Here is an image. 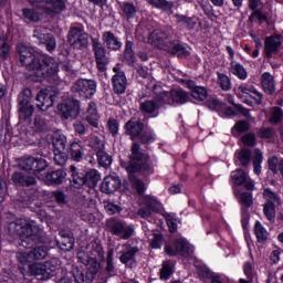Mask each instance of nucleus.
I'll return each instance as SVG.
<instances>
[{
	"label": "nucleus",
	"instance_id": "f257e3e1",
	"mask_svg": "<svg viewBox=\"0 0 283 283\" xmlns=\"http://www.w3.org/2000/svg\"><path fill=\"white\" fill-rule=\"evenodd\" d=\"M17 52L21 65L27 67L29 72H33L39 81L59 83V63L54 57L41 55L25 44H18Z\"/></svg>",
	"mask_w": 283,
	"mask_h": 283
},
{
	"label": "nucleus",
	"instance_id": "f03ea898",
	"mask_svg": "<svg viewBox=\"0 0 283 283\" xmlns=\"http://www.w3.org/2000/svg\"><path fill=\"white\" fill-rule=\"evenodd\" d=\"M174 36V29L171 27H163L159 29H155L149 38L148 43L158 48V50H165L168 54H172V56H179L180 59H185L189 56V51L178 41H169Z\"/></svg>",
	"mask_w": 283,
	"mask_h": 283
},
{
	"label": "nucleus",
	"instance_id": "7ed1b4c3",
	"mask_svg": "<svg viewBox=\"0 0 283 283\" xmlns=\"http://www.w3.org/2000/svg\"><path fill=\"white\" fill-rule=\"evenodd\" d=\"M120 166L127 174H154V166L149 163V155L140 150V144L134 142L130 146L128 161L120 160Z\"/></svg>",
	"mask_w": 283,
	"mask_h": 283
},
{
	"label": "nucleus",
	"instance_id": "20e7f679",
	"mask_svg": "<svg viewBox=\"0 0 283 283\" xmlns=\"http://www.w3.org/2000/svg\"><path fill=\"white\" fill-rule=\"evenodd\" d=\"M9 231L20 237L19 245L23 247V249H30L34 244L43 242L39 228L33 227L24 219H18L9 223Z\"/></svg>",
	"mask_w": 283,
	"mask_h": 283
},
{
	"label": "nucleus",
	"instance_id": "39448f33",
	"mask_svg": "<svg viewBox=\"0 0 283 283\" xmlns=\"http://www.w3.org/2000/svg\"><path fill=\"white\" fill-rule=\"evenodd\" d=\"M160 88L155 87V101L159 105H185L189 101V93L181 88H172L169 92L159 91Z\"/></svg>",
	"mask_w": 283,
	"mask_h": 283
},
{
	"label": "nucleus",
	"instance_id": "423d86ee",
	"mask_svg": "<svg viewBox=\"0 0 283 283\" xmlns=\"http://www.w3.org/2000/svg\"><path fill=\"white\" fill-rule=\"evenodd\" d=\"M107 232L116 235L119 240H129L134 235V226L127 224L125 220L118 218H109L106 221Z\"/></svg>",
	"mask_w": 283,
	"mask_h": 283
},
{
	"label": "nucleus",
	"instance_id": "0eeeda50",
	"mask_svg": "<svg viewBox=\"0 0 283 283\" xmlns=\"http://www.w3.org/2000/svg\"><path fill=\"white\" fill-rule=\"evenodd\" d=\"M32 101V90L24 88L18 96L19 118L20 120H30L34 114V106L30 105Z\"/></svg>",
	"mask_w": 283,
	"mask_h": 283
},
{
	"label": "nucleus",
	"instance_id": "6e6552de",
	"mask_svg": "<svg viewBox=\"0 0 283 283\" xmlns=\"http://www.w3.org/2000/svg\"><path fill=\"white\" fill-rule=\"evenodd\" d=\"M72 92L75 96L87 101L96 94V81L80 78L73 84Z\"/></svg>",
	"mask_w": 283,
	"mask_h": 283
},
{
	"label": "nucleus",
	"instance_id": "1a4fd4ad",
	"mask_svg": "<svg viewBox=\"0 0 283 283\" xmlns=\"http://www.w3.org/2000/svg\"><path fill=\"white\" fill-rule=\"evenodd\" d=\"M19 167L22 171H32L36 176V174L48 169V161L41 157H23L19 163Z\"/></svg>",
	"mask_w": 283,
	"mask_h": 283
},
{
	"label": "nucleus",
	"instance_id": "9d476101",
	"mask_svg": "<svg viewBox=\"0 0 283 283\" xmlns=\"http://www.w3.org/2000/svg\"><path fill=\"white\" fill-rule=\"evenodd\" d=\"M67 36L70 45L75 50L87 48V43H90L87 33H85L81 28H72Z\"/></svg>",
	"mask_w": 283,
	"mask_h": 283
},
{
	"label": "nucleus",
	"instance_id": "9b49d317",
	"mask_svg": "<svg viewBox=\"0 0 283 283\" xmlns=\"http://www.w3.org/2000/svg\"><path fill=\"white\" fill-rule=\"evenodd\" d=\"M142 203L144 205V207H142L137 211V214L140 218H144V219L151 218L153 213H158V211H160V202H158V200H156V198L151 196L143 197Z\"/></svg>",
	"mask_w": 283,
	"mask_h": 283
},
{
	"label": "nucleus",
	"instance_id": "f8f14e48",
	"mask_svg": "<svg viewBox=\"0 0 283 283\" xmlns=\"http://www.w3.org/2000/svg\"><path fill=\"white\" fill-rule=\"evenodd\" d=\"M175 249H171L170 245L165 247V253L167 255H170L171 258L176 255H182V258H189L193 253V250L191 247H189V243L185 239H177L174 242Z\"/></svg>",
	"mask_w": 283,
	"mask_h": 283
},
{
	"label": "nucleus",
	"instance_id": "ddd939ff",
	"mask_svg": "<svg viewBox=\"0 0 283 283\" xmlns=\"http://www.w3.org/2000/svg\"><path fill=\"white\" fill-rule=\"evenodd\" d=\"M35 101L38 109H41V112H48V108L54 105V101H56V94H52V87L41 90L36 94Z\"/></svg>",
	"mask_w": 283,
	"mask_h": 283
},
{
	"label": "nucleus",
	"instance_id": "4468645a",
	"mask_svg": "<svg viewBox=\"0 0 283 283\" xmlns=\"http://www.w3.org/2000/svg\"><path fill=\"white\" fill-rule=\"evenodd\" d=\"M33 38L38 39L39 43H42V45H45L49 52L56 50V40L52 34L48 33V29L36 27L33 31Z\"/></svg>",
	"mask_w": 283,
	"mask_h": 283
},
{
	"label": "nucleus",
	"instance_id": "2eb2a0df",
	"mask_svg": "<svg viewBox=\"0 0 283 283\" xmlns=\"http://www.w3.org/2000/svg\"><path fill=\"white\" fill-rule=\"evenodd\" d=\"M57 109L62 112L64 118H77L81 114V102L77 99H67L65 103L60 104Z\"/></svg>",
	"mask_w": 283,
	"mask_h": 283
},
{
	"label": "nucleus",
	"instance_id": "dca6fc26",
	"mask_svg": "<svg viewBox=\"0 0 283 283\" xmlns=\"http://www.w3.org/2000/svg\"><path fill=\"white\" fill-rule=\"evenodd\" d=\"M231 178L234 185H238L239 187H242L243 185V187L248 189V191H253V188L255 187L253 180H251V178H249L247 172H244V170L242 169H237L232 171Z\"/></svg>",
	"mask_w": 283,
	"mask_h": 283
},
{
	"label": "nucleus",
	"instance_id": "f3484780",
	"mask_svg": "<svg viewBox=\"0 0 283 283\" xmlns=\"http://www.w3.org/2000/svg\"><path fill=\"white\" fill-rule=\"evenodd\" d=\"M65 10V0H44L42 12L50 17H56Z\"/></svg>",
	"mask_w": 283,
	"mask_h": 283
},
{
	"label": "nucleus",
	"instance_id": "a211bd4d",
	"mask_svg": "<svg viewBox=\"0 0 283 283\" xmlns=\"http://www.w3.org/2000/svg\"><path fill=\"white\" fill-rule=\"evenodd\" d=\"M11 180L15 187H34L36 185V178L23 171H14Z\"/></svg>",
	"mask_w": 283,
	"mask_h": 283
},
{
	"label": "nucleus",
	"instance_id": "6ab92c4d",
	"mask_svg": "<svg viewBox=\"0 0 283 283\" xmlns=\"http://www.w3.org/2000/svg\"><path fill=\"white\" fill-rule=\"evenodd\" d=\"M124 129H126V135L130 136V140H136L143 134L145 124L133 117L125 124Z\"/></svg>",
	"mask_w": 283,
	"mask_h": 283
},
{
	"label": "nucleus",
	"instance_id": "aec40b11",
	"mask_svg": "<svg viewBox=\"0 0 283 283\" xmlns=\"http://www.w3.org/2000/svg\"><path fill=\"white\" fill-rule=\"evenodd\" d=\"M19 270L22 273V275H41V280H48V277H45V275H48L45 272V263L35 262L29 264L28 269H25V266H19Z\"/></svg>",
	"mask_w": 283,
	"mask_h": 283
},
{
	"label": "nucleus",
	"instance_id": "412c9836",
	"mask_svg": "<svg viewBox=\"0 0 283 283\" xmlns=\"http://www.w3.org/2000/svg\"><path fill=\"white\" fill-rule=\"evenodd\" d=\"M282 45V41H280V36L272 35L265 38L264 42V52L268 59H273V54H277L280 52V46Z\"/></svg>",
	"mask_w": 283,
	"mask_h": 283
},
{
	"label": "nucleus",
	"instance_id": "4be33fe9",
	"mask_svg": "<svg viewBox=\"0 0 283 283\" xmlns=\"http://www.w3.org/2000/svg\"><path fill=\"white\" fill-rule=\"evenodd\" d=\"M74 281H73V280ZM85 283V272L78 266H73L72 271L62 276L57 283Z\"/></svg>",
	"mask_w": 283,
	"mask_h": 283
},
{
	"label": "nucleus",
	"instance_id": "5701e85b",
	"mask_svg": "<svg viewBox=\"0 0 283 283\" xmlns=\"http://www.w3.org/2000/svg\"><path fill=\"white\" fill-rule=\"evenodd\" d=\"M101 116L98 115V109L96 108V103L90 102L84 113V120L88 123L90 127L93 129H98V120Z\"/></svg>",
	"mask_w": 283,
	"mask_h": 283
},
{
	"label": "nucleus",
	"instance_id": "b1692460",
	"mask_svg": "<svg viewBox=\"0 0 283 283\" xmlns=\"http://www.w3.org/2000/svg\"><path fill=\"white\" fill-rule=\"evenodd\" d=\"M103 193H114L120 189V178L117 176H107L104 178L101 186Z\"/></svg>",
	"mask_w": 283,
	"mask_h": 283
},
{
	"label": "nucleus",
	"instance_id": "393cba45",
	"mask_svg": "<svg viewBox=\"0 0 283 283\" xmlns=\"http://www.w3.org/2000/svg\"><path fill=\"white\" fill-rule=\"evenodd\" d=\"M186 85L188 90L191 91V96L195 101L202 102L207 99L208 93L205 86H198L196 85V82L191 80L186 81Z\"/></svg>",
	"mask_w": 283,
	"mask_h": 283
},
{
	"label": "nucleus",
	"instance_id": "a878e982",
	"mask_svg": "<svg viewBox=\"0 0 283 283\" xmlns=\"http://www.w3.org/2000/svg\"><path fill=\"white\" fill-rule=\"evenodd\" d=\"M239 202L242 207V222L243 224L245 222H249V207H251V205H253V196L249 192H242L239 197Z\"/></svg>",
	"mask_w": 283,
	"mask_h": 283
},
{
	"label": "nucleus",
	"instance_id": "bb28decb",
	"mask_svg": "<svg viewBox=\"0 0 283 283\" xmlns=\"http://www.w3.org/2000/svg\"><path fill=\"white\" fill-rule=\"evenodd\" d=\"M113 92L115 94H125V90H127V77L125 73H118L113 75L112 77Z\"/></svg>",
	"mask_w": 283,
	"mask_h": 283
},
{
	"label": "nucleus",
	"instance_id": "cd10ccee",
	"mask_svg": "<svg viewBox=\"0 0 283 283\" xmlns=\"http://www.w3.org/2000/svg\"><path fill=\"white\" fill-rule=\"evenodd\" d=\"M87 272L84 274V282L92 283L98 271H101V263L93 256L86 264Z\"/></svg>",
	"mask_w": 283,
	"mask_h": 283
},
{
	"label": "nucleus",
	"instance_id": "c85d7f7f",
	"mask_svg": "<svg viewBox=\"0 0 283 283\" xmlns=\"http://www.w3.org/2000/svg\"><path fill=\"white\" fill-rule=\"evenodd\" d=\"M60 239L56 241L59 249L62 251H72L74 249V237L66 231H60Z\"/></svg>",
	"mask_w": 283,
	"mask_h": 283
},
{
	"label": "nucleus",
	"instance_id": "c756f323",
	"mask_svg": "<svg viewBox=\"0 0 283 283\" xmlns=\"http://www.w3.org/2000/svg\"><path fill=\"white\" fill-rule=\"evenodd\" d=\"M67 172L63 169L51 170L46 174L45 180L48 185H63V180H65Z\"/></svg>",
	"mask_w": 283,
	"mask_h": 283
},
{
	"label": "nucleus",
	"instance_id": "7c9ffc66",
	"mask_svg": "<svg viewBox=\"0 0 283 283\" xmlns=\"http://www.w3.org/2000/svg\"><path fill=\"white\" fill-rule=\"evenodd\" d=\"M71 178L70 182L75 189H81L85 185V172L78 171L75 166H70Z\"/></svg>",
	"mask_w": 283,
	"mask_h": 283
},
{
	"label": "nucleus",
	"instance_id": "2f4dec72",
	"mask_svg": "<svg viewBox=\"0 0 283 283\" xmlns=\"http://www.w3.org/2000/svg\"><path fill=\"white\" fill-rule=\"evenodd\" d=\"M124 250L120 252L119 261L122 264H128V262H134L136 259V253H138L140 250L138 247H128L127 244L123 245Z\"/></svg>",
	"mask_w": 283,
	"mask_h": 283
},
{
	"label": "nucleus",
	"instance_id": "473e14b6",
	"mask_svg": "<svg viewBox=\"0 0 283 283\" xmlns=\"http://www.w3.org/2000/svg\"><path fill=\"white\" fill-rule=\"evenodd\" d=\"M120 14L123 19L129 21L130 19H136V14L138 13V7H135L133 2H122L119 4Z\"/></svg>",
	"mask_w": 283,
	"mask_h": 283
},
{
	"label": "nucleus",
	"instance_id": "72a5a7b5",
	"mask_svg": "<svg viewBox=\"0 0 283 283\" xmlns=\"http://www.w3.org/2000/svg\"><path fill=\"white\" fill-rule=\"evenodd\" d=\"M261 84L265 94H269L270 96L275 94V80H273L271 73L265 72L261 75Z\"/></svg>",
	"mask_w": 283,
	"mask_h": 283
},
{
	"label": "nucleus",
	"instance_id": "f704fd0d",
	"mask_svg": "<svg viewBox=\"0 0 283 283\" xmlns=\"http://www.w3.org/2000/svg\"><path fill=\"white\" fill-rule=\"evenodd\" d=\"M103 42L106 44L108 50H120L123 48V43L118 41L116 35L111 31H106L102 35Z\"/></svg>",
	"mask_w": 283,
	"mask_h": 283
},
{
	"label": "nucleus",
	"instance_id": "c9c22d12",
	"mask_svg": "<svg viewBox=\"0 0 283 283\" xmlns=\"http://www.w3.org/2000/svg\"><path fill=\"white\" fill-rule=\"evenodd\" d=\"M61 269V259L52 258L44 262V270L46 272L45 277L50 280V277H54L56 275V271Z\"/></svg>",
	"mask_w": 283,
	"mask_h": 283
},
{
	"label": "nucleus",
	"instance_id": "e433bc0d",
	"mask_svg": "<svg viewBox=\"0 0 283 283\" xmlns=\"http://www.w3.org/2000/svg\"><path fill=\"white\" fill-rule=\"evenodd\" d=\"M239 90L242 92V94H248V96L254 98L256 105H262V93L258 92L253 85L241 84Z\"/></svg>",
	"mask_w": 283,
	"mask_h": 283
},
{
	"label": "nucleus",
	"instance_id": "4c0bfd02",
	"mask_svg": "<svg viewBox=\"0 0 283 283\" xmlns=\"http://www.w3.org/2000/svg\"><path fill=\"white\" fill-rule=\"evenodd\" d=\"M136 174L137 172H127L128 180L133 189L137 191L138 196H143V193H145V191L147 190V187L145 186V182L143 181V179L136 177Z\"/></svg>",
	"mask_w": 283,
	"mask_h": 283
},
{
	"label": "nucleus",
	"instance_id": "58836bf2",
	"mask_svg": "<svg viewBox=\"0 0 283 283\" xmlns=\"http://www.w3.org/2000/svg\"><path fill=\"white\" fill-rule=\"evenodd\" d=\"M69 154L71 156V160L74 163H81L85 156V149L78 143H72L70 146Z\"/></svg>",
	"mask_w": 283,
	"mask_h": 283
},
{
	"label": "nucleus",
	"instance_id": "ea45409f",
	"mask_svg": "<svg viewBox=\"0 0 283 283\" xmlns=\"http://www.w3.org/2000/svg\"><path fill=\"white\" fill-rule=\"evenodd\" d=\"M85 143L88 147L94 149V151H103L105 150V140L101 139L98 136L91 135L87 139H85Z\"/></svg>",
	"mask_w": 283,
	"mask_h": 283
},
{
	"label": "nucleus",
	"instance_id": "a19ab883",
	"mask_svg": "<svg viewBox=\"0 0 283 283\" xmlns=\"http://www.w3.org/2000/svg\"><path fill=\"white\" fill-rule=\"evenodd\" d=\"M22 17L27 23H39L41 21V13L34 9H22Z\"/></svg>",
	"mask_w": 283,
	"mask_h": 283
},
{
	"label": "nucleus",
	"instance_id": "79ce46f5",
	"mask_svg": "<svg viewBox=\"0 0 283 283\" xmlns=\"http://www.w3.org/2000/svg\"><path fill=\"white\" fill-rule=\"evenodd\" d=\"M264 160V156L262 155V150L259 148L254 149L253 156H252V163H253V171L256 174V176H260L262 174V161Z\"/></svg>",
	"mask_w": 283,
	"mask_h": 283
},
{
	"label": "nucleus",
	"instance_id": "37998d69",
	"mask_svg": "<svg viewBox=\"0 0 283 283\" xmlns=\"http://www.w3.org/2000/svg\"><path fill=\"white\" fill-rule=\"evenodd\" d=\"M101 181V174L97 172L96 169H91L85 172V185L91 189H94Z\"/></svg>",
	"mask_w": 283,
	"mask_h": 283
},
{
	"label": "nucleus",
	"instance_id": "c03bdc74",
	"mask_svg": "<svg viewBox=\"0 0 283 283\" xmlns=\"http://www.w3.org/2000/svg\"><path fill=\"white\" fill-rule=\"evenodd\" d=\"M263 198L265 200V205H275L280 206L282 205V199L280 198V195L271 190L270 188L264 189L263 191Z\"/></svg>",
	"mask_w": 283,
	"mask_h": 283
},
{
	"label": "nucleus",
	"instance_id": "a18cd8bd",
	"mask_svg": "<svg viewBox=\"0 0 283 283\" xmlns=\"http://www.w3.org/2000/svg\"><path fill=\"white\" fill-rule=\"evenodd\" d=\"M147 3L157 10H163V12H169L174 9V1L168 0H147Z\"/></svg>",
	"mask_w": 283,
	"mask_h": 283
},
{
	"label": "nucleus",
	"instance_id": "49530a36",
	"mask_svg": "<svg viewBox=\"0 0 283 283\" xmlns=\"http://www.w3.org/2000/svg\"><path fill=\"white\" fill-rule=\"evenodd\" d=\"M29 258H31L32 262L36 260H45L48 258V248L44 245H38L29 251Z\"/></svg>",
	"mask_w": 283,
	"mask_h": 283
},
{
	"label": "nucleus",
	"instance_id": "de8ad7c7",
	"mask_svg": "<svg viewBox=\"0 0 283 283\" xmlns=\"http://www.w3.org/2000/svg\"><path fill=\"white\" fill-rule=\"evenodd\" d=\"M53 147H54V151H66L67 137H65V135H54Z\"/></svg>",
	"mask_w": 283,
	"mask_h": 283
},
{
	"label": "nucleus",
	"instance_id": "09e8293b",
	"mask_svg": "<svg viewBox=\"0 0 283 283\" xmlns=\"http://www.w3.org/2000/svg\"><path fill=\"white\" fill-rule=\"evenodd\" d=\"M10 50H12V46L8 43V35H0V59H8L10 56Z\"/></svg>",
	"mask_w": 283,
	"mask_h": 283
},
{
	"label": "nucleus",
	"instance_id": "8fccbe9b",
	"mask_svg": "<svg viewBox=\"0 0 283 283\" xmlns=\"http://www.w3.org/2000/svg\"><path fill=\"white\" fill-rule=\"evenodd\" d=\"M161 105L158 103V101H145L144 103L140 104V111L143 114H154L158 107H161Z\"/></svg>",
	"mask_w": 283,
	"mask_h": 283
},
{
	"label": "nucleus",
	"instance_id": "3c124183",
	"mask_svg": "<svg viewBox=\"0 0 283 283\" xmlns=\"http://www.w3.org/2000/svg\"><path fill=\"white\" fill-rule=\"evenodd\" d=\"M251 129V124L247 120H238L232 127L233 136H240V134H244Z\"/></svg>",
	"mask_w": 283,
	"mask_h": 283
},
{
	"label": "nucleus",
	"instance_id": "603ef678",
	"mask_svg": "<svg viewBox=\"0 0 283 283\" xmlns=\"http://www.w3.org/2000/svg\"><path fill=\"white\" fill-rule=\"evenodd\" d=\"M97 163L99 167L107 169L112 165V156L105 150H99L96 153Z\"/></svg>",
	"mask_w": 283,
	"mask_h": 283
},
{
	"label": "nucleus",
	"instance_id": "864d4df0",
	"mask_svg": "<svg viewBox=\"0 0 283 283\" xmlns=\"http://www.w3.org/2000/svg\"><path fill=\"white\" fill-rule=\"evenodd\" d=\"M174 275V264L171 261H164L163 268L160 270V279L161 280H169Z\"/></svg>",
	"mask_w": 283,
	"mask_h": 283
},
{
	"label": "nucleus",
	"instance_id": "5fc2aeb1",
	"mask_svg": "<svg viewBox=\"0 0 283 283\" xmlns=\"http://www.w3.org/2000/svg\"><path fill=\"white\" fill-rule=\"evenodd\" d=\"M33 129L35 132H48L50 129V126L48 125L45 117H43L41 115L35 116Z\"/></svg>",
	"mask_w": 283,
	"mask_h": 283
},
{
	"label": "nucleus",
	"instance_id": "6e6d98bb",
	"mask_svg": "<svg viewBox=\"0 0 283 283\" xmlns=\"http://www.w3.org/2000/svg\"><path fill=\"white\" fill-rule=\"evenodd\" d=\"M231 72L234 74V76H238V78H240L241 81H244L248 76L247 70L240 63L232 62Z\"/></svg>",
	"mask_w": 283,
	"mask_h": 283
},
{
	"label": "nucleus",
	"instance_id": "4d7b16f0",
	"mask_svg": "<svg viewBox=\"0 0 283 283\" xmlns=\"http://www.w3.org/2000/svg\"><path fill=\"white\" fill-rule=\"evenodd\" d=\"M93 52L95 54V59H101L103 56H107V50L103 46V43L97 39H93Z\"/></svg>",
	"mask_w": 283,
	"mask_h": 283
},
{
	"label": "nucleus",
	"instance_id": "13d9d810",
	"mask_svg": "<svg viewBox=\"0 0 283 283\" xmlns=\"http://www.w3.org/2000/svg\"><path fill=\"white\" fill-rule=\"evenodd\" d=\"M254 233L259 242H264L269 238V232L266 231V229H264V227H262V223H260V221L255 222Z\"/></svg>",
	"mask_w": 283,
	"mask_h": 283
},
{
	"label": "nucleus",
	"instance_id": "bf43d9fd",
	"mask_svg": "<svg viewBox=\"0 0 283 283\" xmlns=\"http://www.w3.org/2000/svg\"><path fill=\"white\" fill-rule=\"evenodd\" d=\"M238 160L241 163L242 167H249L251 163V150L243 148L238 154Z\"/></svg>",
	"mask_w": 283,
	"mask_h": 283
},
{
	"label": "nucleus",
	"instance_id": "052dcab7",
	"mask_svg": "<svg viewBox=\"0 0 283 283\" xmlns=\"http://www.w3.org/2000/svg\"><path fill=\"white\" fill-rule=\"evenodd\" d=\"M263 213L270 222H275V206L271 203H264Z\"/></svg>",
	"mask_w": 283,
	"mask_h": 283
},
{
	"label": "nucleus",
	"instance_id": "680f3d73",
	"mask_svg": "<svg viewBox=\"0 0 283 283\" xmlns=\"http://www.w3.org/2000/svg\"><path fill=\"white\" fill-rule=\"evenodd\" d=\"M218 85L223 90V92H229L231 90V80H229V76L219 73L218 74Z\"/></svg>",
	"mask_w": 283,
	"mask_h": 283
},
{
	"label": "nucleus",
	"instance_id": "e2e57ef3",
	"mask_svg": "<svg viewBox=\"0 0 283 283\" xmlns=\"http://www.w3.org/2000/svg\"><path fill=\"white\" fill-rule=\"evenodd\" d=\"M283 159H279L277 156H271L268 159L269 169L273 174H277L280 171V164Z\"/></svg>",
	"mask_w": 283,
	"mask_h": 283
},
{
	"label": "nucleus",
	"instance_id": "0e129e2a",
	"mask_svg": "<svg viewBox=\"0 0 283 283\" xmlns=\"http://www.w3.org/2000/svg\"><path fill=\"white\" fill-rule=\"evenodd\" d=\"M164 218L166 219L170 233H176L178 231V223L177 220L174 218V214L165 213Z\"/></svg>",
	"mask_w": 283,
	"mask_h": 283
},
{
	"label": "nucleus",
	"instance_id": "69168bd1",
	"mask_svg": "<svg viewBox=\"0 0 283 283\" xmlns=\"http://www.w3.org/2000/svg\"><path fill=\"white\" fill-rule=\"evenodd\" d=\"M176 19L178 23H184V25H186L188 30H193L196 28L197 22L192 18H187L186 15L177 14Z\"/></svg>",
	"mask_w": 283,
	"mask_h": 283
},
{
	"label": "nucleus",
	"instance_id": "338daca9",
	"mask_svg": "<svg viewBox=\"0 0 283 283\" xmlns=\"http://www.w3.org/2000/svg\"><path fill=\"white\" fill-rule=\"evenodd\" d=\"M54 161L56 165L63 166L67 163V153L65 150H53Z\"/></svg>",
	"mask_w": 283,
	"mask_h": 283
},
{
	"label": "nucleus",
	"instance_id": "774afa93",
	"mask_svg": "<svg viewBox=\"0 0 283 283\" xmlns=\"http://www.w3.org/2000/svg\"><path fill=\"white\" fill-rule=\"evenodd\" d=\"M137 138H139L142 145H149V143H154L155 138H154V132L151 130H146V132H142L140 136H138Z\"/></svg>",
	"mask_w": 283,
	"mask_h": 283
}]
</instances>
